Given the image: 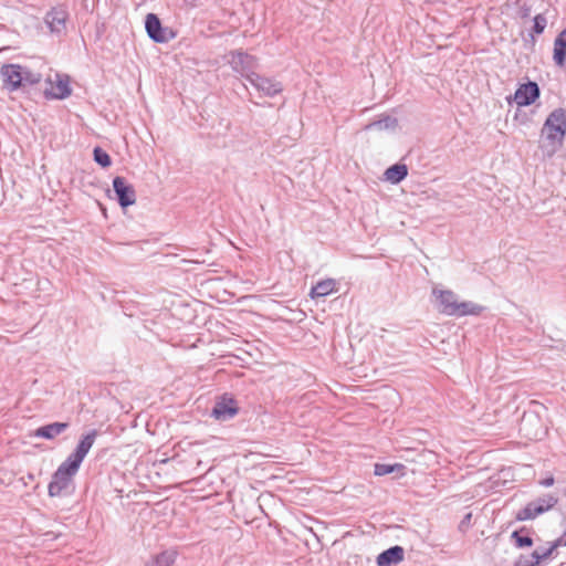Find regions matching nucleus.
<instances>
[{"instance_id": "nucleus-1", "label": "nucleus", "mask_w": 566, "mask_h": 566, "mask_svg": "<svg viewBox=\"0 0 566 566\" xmlns=\"http://www.w3.org/2000/svg\"><path fill=\"white\" fill-rule=\"evenodd\" d=\"M566 137V112L556 108L548 114L541 129L539 149L543 159H551L562 147Z\"/></svg>"}, {"instance_id": "nucleus-2", "label": "nucleus", "mask_w": 566, "mask_h": 566, "mask_svg": "<svg viewBox=\"0 0 566 566\" xmlns=\"http://www.w3.org/2000/svg\"><path fill=\"white\" fill-rule=\"evenodd\" d=\"M432 295L438 301V311L448 316L479 315L483 311L481 305L471 301L459 302L458 295L451 290L434 287Z\"/></svg>"}, {"instance_id": "nucleus-3", "label": "nucleus", "mask_w": 566, "mask_h": 566, "mask_svg": "<svg viewBox=\"0 0 566 566\" xmlns=\"http://www.w3.org/2000/svg\"><path fill=\"white\" fill-rule=\"evenodd\" d=\"M0 78L3 88L14 92L27 85L38 84L42 76L39 72H33L20 64H3L0 67Z\"/></svg>"}, {"instance_id": "nucleus-4", "label": "nucleus", "mask_w": 566, "mask_h": 566, "mask_svg": "<svg viewBox=\"0 0 566 566\" xmlns=\"http://www.w3.org/2000/svg\"><path fill=\"white\" fill-rule=\"evenodd\" d=\"M78 469L77 467L72 468L70 462L64 460L52 475L48 486L49 495L52 497L72 495L75 491L74 476Z\"/></svg>"}, {"instance_id": "nucleus-5", "label": "nucleus", "mask_w": 566, "mask_h": 566, "mask_svg": "<svg viewBox=\"0 0 566 566\" xmlns=\"http://www.w3.org/2000/svg\"><path fill=\"white\" fill-rule=\"evenodd\" d=\"M558 503L557 496L553 494H545L539 496L530 503H527L523 509L518 510L515 514L516 521H528L534 520L537 516L546 513L552 510Z\"/></svg>"}, {"instance_id": "nucleus-6", "label": "nucleus", "mask_w": 566, "mask_h": 566, "mask_svg": "<svg viewBox=\"0 0 566 566\" xmlns=\"http://www.w3.org/2000/svg\"><path fill=\"white\" fill-rule=\"evenodd\" d=\"M245 80L262 95L273 97L281 93L282 84L274 78L262 76L255 72L245 75Z\"/></svg>"}, {"instance_id": "nucleus-7", "label": "nucleus", "mask_w": 566, "mask_h": 566, "mask_svg": "<svg viewBox=\"0 0 566 566\" xmlns=\"http://www.w3.org/2000/svg\"><path fill=\"white\" fill-rule=\"evenodd\" d=\"M145 28L148 36L157 43H165L174 38L169 28H164L157 14L148 13L145 19Z\"/></svg>"}, {"instance_id": "nucleus-8", "label": "nucleus", "mask_w": 566, "mask_h": 566, "mask_svg": "<svg viewBox=\"0 0 566 566\" xmlns=\"http://www.w3.org/2000/svg\"><path fill=\"white\" fill-rule=\"evenodd\" d=\"M97 437L96 430H91L86 434L82 437L80 442L77 443L75 450L65 459V461L70 462L71 467H81V463L90 452L93 447L95 439Z\"/></svg>"}, {"instance_id": "nucleus-9", "label": "nucleus", "mask_w": 566, "mask_h": 566, "mask_svg": "<svg viewBox=\"0 0 566 566\" xmlns=\"http://www.w3.org/2000/svg\"><path fill=\"white\" fill-rule=\"evenodd\" d=\"M238 412L239 407L237 401L232 397L223 395L216 401L211 410V416L216 420L227 421L232 419L235 415H238Z\"/></svg>"}, {"instance_id": "nucleus-10", "label": "nucleus", "mask_w": 566, "mask_h": 566, "mask_svg": "<svg viewBox=\"0 0 566 566\" xmlns=\"http://www.w3.org/2000/svg\"><path fill=\"white\" fill-rule=\"evenodd\" d=\"M113 189L122 208L133 206L136 202L135 189L124 177L117 176L113 179Z\"/></svg>"}, {"instance_id": "nucleus-11", "label": "nucleus", "mask_w": 566, "mask_h": 566, "mask_svg": "<svg viewBox=\"0 0 566 566\" xmlns=\"http://www.w3.org/2000/svg\"><path fill=\"white\" fill-rule=\"evenodd\" d=\"M69 12L63 7L52 8L44 18V22L50 29L51 33L63 34L66 31V21Z\"/></svg>"}, {"instance_id": "nucleus-12", "label": "nucleus", "mask_w": 566, "mask_h": 566, "mask_svg": "<svg viewBox=\"0 0 566 566\" xmlns=\"http://www.w3.org/2000/svg\"><path fill=\"white\" fill-rule=\"evenodd\" d=\"M539 87L535 82H527L518 86L514 94V102L518 106H527L539 97Z\"/></svg>"}, {"instance_id": "nucleus-13", "label": "nucleus", "mask_w": 566, "mask_h": 566, "mask_svg": "<svg viewBox=\"0 0 566 566\" xmlns=\"http://www.w3.org/2000/svg\"><path fill=\"white\" fill-rule=\"evenodd\" d=\"M230 64L235 72L245 78L248 73L254 72L253 69L256 66V61L254 56L248 53L234 52L232 53Z\"/></svg>"}, {"instance_id": "nucleus-14", "label": "nucleus", "mask_w": 566, "mask_h": 566, "mask_svg": "<svg viewBox=\"0 0 566 566\" xmlns=\"http://www.w3.org/2000/svg\"><path fill=\"white\" fill-rule=\"evenodd\" d=\"M405 551L401 546H391L381 552L376 559L377 566H396L403 560Z\"/></svg>"}, {"instance_id": "nucleus-15", "label": "nucleus", "mask_w": 566, "mask_h": 566, "mask_svg": "<svg viewBox=\"0 0 566 566\" xmlns=\"http://www.w3.org/2000/svg\"><path fill=\"white\" fill-rule=\"evenodd\" d=\"M69 428L67 422H53L42 427H39L33 436L35 438H42L46 440H52L63 433Z\"/></svg>"}, {"instance_id": "nucleus-16", "label": "nucleus", "mask_w": 566, "mask_h": 566, "mask_svg": "<svg viewBox=\"0 0 566 566\" xmlns=\"http://www.w3.org/2000/svg\"><path fill=\"white\" fill-rule=\"evenodd\" d=\"M408 175V168L405 164H395L386 169V180L396 185L402 181Z\"/></svg>"}, {"instance_id": "nucleus-17", "label": "nucleus", "mask_w": 566, "mask_h": 566, "mask_svg": "<svg viewBox=\"0 0 566 566\" xmlns=\"http://www.w3.org/2000/svg\"><path fill=\"white\" fill-rule=\"evenodd\" d=\"M335 286L336 282L333 279L323 280L312 287L311 296L312 298L327 296L335 291Z\"/></svg>"}, {"instance_id": "nucleus-18", "label": "nucleus", "mask_w": 566, "mask_h": 566, "mask_svg": "<svg viewBox=\"0 0 566 566\" xmlns=\"http://www.w3.org/2000/svg\"><path fill=\"white\" fill-rule=\"evenodd\" d=\"M511 541L517 548L531 547L533 538L530 536V531L526 527H521L511 534Z\"/></svg>"}, {"instance_id": "nucleus-19", "label": "nucleus", "mask_w": 566, "mask_h": 566, "mask_svg": "<svg viewBox=\"0 0 566 566\" xmlns=\"http://www.w3.org/2000/svg\"><path fill=\"white\" fill-rule=\"evenodd\" d=\"M398 122L395 117H391V116H385L378 120H375L368 125H366L365 129L366 130H370V129H378V130H384V129H394L396 126H397Z\"/></svg>"}, {"instance_id": "nucleus-20", "label": "nucleus", "mask_w": 566, "mask_h": 566, "mask_svg": "<svg viewBox=\"0 0 566 566\" xmlns=\"http://www.w3.org/2000/svg\"><path fill=\"white\" fill-rule=\"evenodd\" d=\"M176 560V553L172 551H165L155 556L150 566H172Z\"/></svg>"}, {"instance_id": "nucleus-21", "label": "nucleus", "mask_w": 566, "mask_h": 566, "mask_svg": "<svg viewBox=\"0 0 566 566\" xmlns=\"http://www.w3.org/2000/svg\"><path fill=\"white\" fill-rule=\"evenodd\" d=\"M70 94L71 88L66 81H59L54 86H52V90L50 92V95L56 99L66 98L67 96H70Z\"/></svg>"}, {"instance_id": "nucleus-22", "label": "nucleus", "mask_w": 566, "mask_h": 566, "mask_svg": "<svg viewBox=\"0 0 566 566\" xmlns=\"http://www.w3.org/2000/svg\"><path fill=\"white\" fill-rule=\"evenodd\" d=\"M559 546H562V538H558L551 543L549 547L547 548L537 547L533 553H535V555L538 557V563L541 564V562L549 558L554 551Z\"/></svg>"}, {"instance_id": "nucleus-23", "label": "nucleus", "mask_w": 566, "mask_h": 566, "mask_svg": "<svg viewBox=\"0 0 566 566\" xmlns=\"http://www.w3.org/2000/svg\"><path fill=\"white\" fill-rule=\"evenodd\" d=\"M403 468L405 467L402 464H400V463H395V464L376 463L375 464V469H374V473H375V475L384 476V475L394 473L396 471H400Z\"/></svg>"}, {"instance_id": "nucleus-24", "label": "nucleus", "mask_w": 566, "mask_h": 566, "mask_svg": "<svg viewBox=\"0 0 566 566\" xmlns=\"http://www.w3.org/2000/svg\"><path fill=\"white\" fill-rule=\"evenodd\" d=\"M553 60L556 65L564 66L566 62V45L554 41Z\"/></svg>"}, {"instance_id": "nucleus-25", "label": "nucleus", "mask_w": 566, "mask_h": 566, "mask_svg": "<svg viewBox=\"0 0 566 566\" xmlns=\"http://www.w3.org/2000/svg\"><path fill=\"white\" fill-rule=\"evenodd\" d=\"M538 557L535 555V553L531 554H521L515 563L514 566H538Z\"/></svg>"}, {"instance_id": "nucleus-26", "label": "nucleus", "mask_w": 566, "mask_h": 566, "mask_svg": "<svg viewBox=\"0 0 566 566\" xmlns=\"http://www.w3.org/2000/svg\"><path fill=\"white\" fill-rule=\"evenodd\" d=\"M93 154H94V160L98 165H101L104 168L111 166V164H112L111 157L105 150H103L99 147H95Z\"/></svg>"}, {"instance_id": "nucleus-27", "label": "nucleus", "mask_w": 566, "mask_h": 566, "mask_svg": "<svg viewBox=\"0 0 566 566\" xmlns=\"http://www.w3.org/2000/svg\"><path fill=\"white\" fill-rule=\"evenodd\" d=\"M533 21H534L533 32L535 34H542L547 25L546 17L544 14L539 13L534 17Z\"/></svg>"}, {"instance_id": "nucleus-28", "label": "nucleus", "mask_w": 566, "mask_h": 566, "mask_svg": "<svg viewBox=\"0 0 566 566\" xmlns=\"http://www.w3.org/2000/svg\"><path fill=\"white\" fill-rule=\"evenodd\" d=\"M555 42H559L566 45V28L558 33V35L555 39Z\"/></svg>"}, {"instance_id": "nucleus-29", "label": "nucleus", "mask_w": 566, "mask_h": 566, "mask_svg": "<svg viewBox=\"0 0 566 566\" xmlns=\"http://www.w3.org/2000/svg\"><path fill=\"white\" fill-rule=\"evenodd\" d=\"M541 484L546 488L552 486L554 484V478L553 476L546 478L543 481H541Z\"/></svg>"}, {"instance_id": "nucleus-30", "label": "nucleus", "mask_w": 566, "mask_h": 566, "mask_svg": "<svg viewBox=\"0 0 566 566\" xmlns=\"http://www.w3.org/2000/svg\"><path fill=\"white\" fill-rule=\"evenodd\" d=\"M471 517H472V514H471V513L465 514V516L463 517V520H462V522H461L460 526L462 527L463 525L469 524V523H470Z\"/></svg>"}, {"instance_id": "nucleus-31", "label": "nucleus", "mask_w": 566, "mask_h": 566, "mask_svg": "<svg viewBox=\"0 0 566 566\" xmlns=\"http://www.w3.org/2000/svg\"><path fill=\"white\" fill-rule=\"evenodd\" d=\"M528 15V9H526L523 13V17H527Z\"/></svg>"}, {"instance_id": "nucleus-32", "label": "nucleus", "mask_w": 566, "mask_h": 566, "mask_svg": "<svg viewBox=\"0 0 566 566\" xmlns=\"http://www.w3.org/2000/svg\"><path fill=\"white\" fill-rule=\"evenodd\" d=\"M562 545L566 546V538L565 539L562 538Z\"/></svg>"}]
</instances>
